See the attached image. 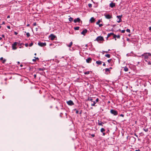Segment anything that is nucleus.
Returning a JSON list of instances; mask_svg holds the SVG:
<instances>
[{
  "label": "nucleus",
  "mask_w": 151,
  "mask_h": 151,
  "mask_svg": "<svg viewBox=\"0 0 151 151\" xmlns=\"http://www.w3.org/2000/svg\"><path fill=\"white\" fill-rule=\"evenodd\" d=\"M26 35L27 37H29L30 36V34L29 32L26 33Z\"/></svg>",
  "instance_id": "obj_32"
},
{
  "label": "nucleus",
  "mask_w": 151,
  "mask_h": 151,
  "mask_svg": "<svg viewBox=\"0 0 151 151\" xmlns=\"http://www.w3.org/2000/svg\"><path fill=\"white\" fill-rule=\"evenodd\" d=\"M63 115V113H61L60 114V116L61 117H62V115Z\"/></svg>",
  "instance_id": "obj_46"
},
{
  "label": "nucleus",
  "mask_w": 151,
  "mask_h": 151,
  "mask_svg": "<svg viewBox=\"0 0 151 151\" xmlns=\"http://www.w3.org/2000/svg\"><path fill=\"white\" fill-rule=\"evenodd\" d=\"M105 73L106 74H108L107 73H106L107 72H109V73L110 72V70L109 69H108V68H106L105 69Z\"/></svg>",
  "instance_id": "obj_20"
},
{
  "label": "nucleus",
  "mask_w": 151,
  "mask_h": 151,
  "mask_svg": "<svg viewBox=\"0 0 151 151\" xmlns=\"http://www.w3.org/2000/svg\"><path fill=\"white\" fill-rule=\"evenodd\" d=\"M135 151H140V150L139 149H138V150H136Z\"/></svg>",
  "instance_id": "obj_64"
},
{
  "label": "nucleus",
  "mask_w": 151,
  "mask_h": 151,
  "mask_svg": "<svg viewBox=\"0 0 151 151\" xmlns=\"http://www.w3.org/2000/svg\"><path fill=\"white\" fill-rule=\"evenodd\" d=\"M88 30L86 29H85L83 30V31L81 32V34L83 35H85L86 34Z\"/></svg>",
  "instance_id": "obj_11"
},
{
  "label": "nucleus",
  "mask_w": 151,
  "mask_h": 151,
  "mask_svg": "<svg viewBox=\"0 0 151 151\" xmlns=\"http://www.w3.org/2000/svg\"><path fill=\"white\" fill-rule=\"evenodd\" d=\"M86 62L88 63H91L92 61V59L91 58L89 57L86 59Z\"/></svg>",
  "instance_id": "obj_13"
},
{
  "label": "nucleus",
  "mask_w": 151,
  "mask_h": 151,
  "mask_svg": "<svg viewBox=\"0 0 151 151\" xmlns=\"http://www.w3.org/2000/svg\"><path fill=\"white\" fill-rule=\"evenodd\" d=\"M45 69V68H39V70L40 71H43V70H44Z\"/></svg>",
  "instance_id": "obj_29"
},
{
  "label": "nucleus",
  "mask_w": 151,
  "mask_h": 151,
  "mask_svg": "<svg viewBox=\"0 0 151 151\" xmlns=\"http://www.w3.org/2000/svg\"><path fill=\"white\" fill-rule=\"evenodd\" d=\"M102 62L100 60L96 61V63L99 65H100L102 64Z\"/></svg>",
  "instance_id": "obj_18"
},
{
  "label": "nucleus",
  "mask_w": 151,
  "mask_h": 151,
  "mask_svg": "<svg viewBox=\"0 0 151 151\" xmlns=\"http://www.w3.org/2000/svg\"><path fill=\"white\" fill-rule=\"evenodd\" d=\"M10 17V16L9 15H8L7 16V18H9Z\"/></svg>",
  "instance_id": "obj_60"
},
{
  "label": "nucleus",
  "mask_w": 151,
  "mask_h": 151,
  "mask_svg": "<svg viewBox=\"0 0 151 151\" xmlns=\"http://www.w3.org/2000/svg\"><path fill=\"white\" fill-rule=\"evenodd\" d=\"M104 40V39L103 37L99 36L98 37L95 41H97L98 42H99V41H103Z\"/></svg>",
  "instance_id": "obj_2"
},
{
  "label": "nucleus",
  "mask_w": 151,
  "mask_h": 151,
  "mask_svg": "<svg viewBox=\"0 0 151 151\" xmlns=\"http://www.w3.org/2000/svg\"><path fill=\"white\" fill-rule=\"evenodd\" d=\"M102 52H103V54H104V53H108V51H102Z\"/></svg>",
  "instance_id": "obj_43"
},
{
  "label": "nucleus",
  "mask_w": 151,
  "mask_h": 151,
  "mask_svg": "<svg viewBox=\"0 0 151 151\" xmlns=\"http://www.w3.org/2000/svg\"><path fill=\"white\" fill-rule=\"evenodd\" d=\"M124 70L126 72L128 70V68L126 66H125L124 67Z\"/></svg>",
  "instance_id": "obj_23"
},
{
  "label": "nucleus",
  "mask_w": 151,
  "mask_h": 151,
  "mask_svg": "<svg viewBox=\"0 0 151 151\" xmlns=\"http://www.w3.org/2000/svg\"><path fill=\"white\" fill-rule=\"evenodd\" d=\"M122 15H121L117 16H116L117 18H118L119 19L118 21H117L119 23L122 22V20L121 18H122Z\"/></svg>",
  "instance_id": "obj_10"
},
{
  "label": "nucleus",
  "mask_w": 151,
  "mask_h": 151,
  "mask_svg": "<svg viewBox=\"0 0 151 151\" xmlns=\"http://www.w3.org/2000/svg\"><path fill=\"white\" fill-rule=\"evenodd\" d=\"M95 19L93 17H92L90 19V21L91 23L94 22L95 21Z\"/></svg>",
  "instance_id": "obj_19"
},
{
  "label": "nucleus",
  "mask_w": 151,
  "mask_h": 151,
  "mask_svg": "<svg viewBox=\"0 0 151 151\" xmlns=\"http://www.w3.org/2000/svg\"><path fill=\"white\" fill-rule=\"evenodd\" d=\"M14 34L16 35H17V34H18V33L17 32H14Z\"/></svg>",
  "instance_id": "obj_49"
},
{
  "label": "nucleus",
  "mask_w": 151,
  "mask_h": 151,
  "mask_svg": "<svg viewBox=\"0 0 151 151\" xmlns=\"http://www.w3.org/2000/svg\"><path fill=\"white\" fill-rule=\"evenodd\" d=\"M99 101V99L97 98L96 99V101H93V103L92 104H91V106H96V105H95V104H96V103L98 102Z\"/></svg>",
  "instance_id": "obj_9"
},
{
  "label": "nucleus",
  "mask_w": 151,
  "mask_h": 151,
  "mask_svg": "<svg viewBox=\"0 0 151 151\" xmlns=\"http://www.w3.org/2000/svg\"><path fill=\"white\" fill-rule=\"evenodd\" d=\"M33 25L34 26H35L36 25V22L34 23Z\"/></svg>",
  "instance_id": "obj_44"
},
{
  "label": "nucleus",
  "mask_w": 151,
  "mask_h": 151,
  "mask_svg": "<svg viewBox=\"0 0 151 151\" xmlns=\"http://www.w3.org/2000/svg\"><path fill=\"white\" fill-rule=\"evenodd\" d=\"M103 66H106V64L105 63H104L103 65Z\"/></svg>",
  "instance_id": "obj_56"
},
{
  "label": "nucleus",
  "mask_w": 151,
  "mask_h": 151,
  "mask_svg": "<svg viewBox=\"0 0 151 151\" xmlns=\"http://www.w3.org/2000/svg\"><path fill=\"white\" fill-rule=\"evenodd\" d=\"M147 64L148 65H151V61H149L147 62Z\"/></svg>",
  "instance_id": "obj_35"
},
{
  "label": "nucleus",
  "mask_w": 151,
  "mask_h": 151,
  "mask_svg": "<svg viewBox=\"0 0 151 151\" xmlns=\"http://www.w3.org/2000/svg\"><path fill=\"white\" fill-rule=\"evenodd\" d=\"M5 22H2V24H5Z\"/></svg>",
  "instance_id": "obj_62"
},
{
  "label": "nucleus",
  "mask_w": 151,
  "mask_h": 151,
  "mask_svg": "<svg viewBox=\"0 0 151 151\" xmlns=\"http://www.w3.org/2000/svg\"><path fill=\"white\" fill-rule=\"evenodd\" d=\"M32 61L34 62H35L36 61V59H33L32 60Z\"/></svg>",
  "instance_id": "obj_50"
},
{
  "label": "nucleus",
  "mask_w": 151,
  "mask_h": 151,
  "mask_svg": "<svg viewBox=\"0 0 151 151\" xmlns=\"http://www.w3.org/2000/svg\"><path fill=\"white\" fill-rule=\"evenodd\" d=\"M89 73H90V72L89 71H86L84 73V74L85 75H87V74H89Z\"/></svg>",
  "instance_id": "obj_30"
},
{
  "label": "nucleus",
  "mask_w": 151,
  "mask_h": 151,
  "mask_svg": "<svg viewBox=\"0 0 151 151\" xmlns=\"http://www.w3.org/2000/svg\"><path fill=\"white\" fill-rule=\"evenodd\" d=\"M82 110H81V111H80V112H79V114H82Z\"/></svg>",
  "instance_id": "obj_54"
},
{
  "label": "nucleus",
  "mask_w": 151,
  "mask_h": 151,
  "mask_svg": "<svg viewBox=\"0 0 151 151\" xmlns=\"http://www.w3.org/2000/svg\"><path fill=\"white\" fill-rule=\"evenodd\" d=\"M114 35V34L113 33H109L108 34L107 36L108 37H110L111 35Z\"/></svg>",
  "instance_id": "obj_25"
},
{
  "label": "nucleus",
  "mask_w": 151,
  "mask_h": 151,
  "mask_svg": "<svg viewBox=\"0 0 151 151\" xmlns=\"http://www.w3.org/2000/svg\"><path fill=\"white\" fill-rule=\"evenodd\" d=\"M7 27L8 29H10V27L9 26H7Z\"/></svg>",
  "instance_id": "obj_52"
},
{
  "label": "nucleus",
  "mask_w": 151,
  "mask_h": 151,
  "mask_svg": "<svg viewBox=\"0 0 151 151\" xmlns=\"http://www.w3.org/2000/svg\"><path fill=\"white\" fill-rule=\"evenodd\" d=\"M34 58H35V59L36 60H39V58H37V57H35Z\"/></svg>",
  "instance_id": "obj_51"
},
{
  "label": "nucleus",
  "mask_w": 151,
  "mask_h": 151,
  "mask_svg": "<svg viewBox=\"0 0 151 151\" xmlns=\"http://www.w3.org/2000/svg\"><path fill=\"white\" fill-rule=\"evenodd\" d=\"M88 6L89 8H91L92 7V4H89Z\"/></svg>",
  "instance_id": "obj_38"
},
{
  "label": "nucleus",
  "mask_w": 151,
  "mask_h": 151,
  "mask_svg": "<svg viewBox=\"0 0 151 151\" xmlns=\"http://www.w3.org/2000/svg\"><path fill=\"white\" fill-rule=\"evenodd\" d=\"M38 45L41 47H42L46 46V44L45 42L43 43L41 42H39L38 43Z\"/></svg>",
  "instance_id": "obj_6"
},
{
  "label": "nucleus",
  "mask_w": 151,
  "mask_h": 151,
  "mask_svg": "<svg viewBox=\"0 0 151 151\" xmlns=\"http://www.w3.org/2000/svg\"><path fill=\"white\" fill-rule=\"evenodd\" d=\"M51 40H53L56 37V36L52 34H51L49 37Z\"/></svg>",
  "instance_id": "obj_8"
},
{
  "label": "nucleus",
  "mask_w": 151,
  "mask_h": 151,
  "mask_svg": "<svg viewBox=\"0 0 151 151\" xmlns=\"http://www.w3.org/2000/svg\"><path fill=\"white\" fill-rule=\"evenodd\" d=\"M126 31L128 32H129V33H130V30L129 29H127L126 30Z\"/></svg>",
  "instance_id": "obj_40"
},
{
  "label": "nucleus",
  "mask_w": 151,
  "mask_h": 151,
  "mask_svg": "<svg viewBox=\"0 0 151 151\" xmlns=\"http://www.w3.org/2000/svg\"><path fill=\"white\" fill-rule=\"evenodd\" d=\"M134 135L135 136H136L137 137H138V136L136 134V133H135Z\"/></svg>",
  "instance_id": "obj_63"
},
{
  "label": "nucleus",
  "mask_w": 151,
  "mask_h": 151,
  "mask_svg": "<svg viewBox=\"0 0 151 151\" xmlns=\"http://www.w3.org/2000/svg\"><path fill=\"white\" fill-rule=\"evenodd\" d=\"M104 16L105 18L107 19H109L112 18L111 15H110L109 14H104Z\"/></svg>",
  "instance_id": "obj_5"
},
{
  "label": "nucleus",
  "mask_w": 151,
  "mask_h": 151,
  "mask_svg": "<svg viewBox=\"0 0 151 151\" xmlns=\"http://www.w3.org/2000/svg\"><path fill=\"white\" fill-rule=\"evenodd\" d=\"M67 104L69 105L72 106L74 105V103L73 101L70 100L67 102Z\"/></svg>",
  "instance_id": "obj_7"
},
{
  "label": "nucleus",
  "mask_w": 151,
  "mask_h": 151,
  "mask_svg": "<svg viewBox=\"0 0 151 151\" xmlns=\"http://www.w3.org/2000/svg\"><path fill=\"white\" fill-rule=\"evenodd\" d=\"M147 60L148 59H145V60L146 62H147H147H148V61H147Z\"/></svg>",
  "instance_id": "obj_61"
},
{
  "label": "nucleus",
  "mask_w": 151,
  "mask_h": 151,
  "mask_svg": "<svg viewBox=\"0 0 151 151\" xmlns=\"http://www.w3.org/2000/svg\"><path fill=\"white\" fill-rule=\"evenodd\" d=\"M69 21H70V22H72L73 21V19L72 17H70L69 18Z\"/></svg>",
  "instance_id": "obj_31"
},
{
  "label": "nucleus",
  "mask_w": 151,
  "mask_h": 151,
  "mask_svg": "<svg viewBox=\"0 0 151 151\" xmlns=\"http://www.w3.org/2000/svg\"><path fill=\"white\" fill-rule=\"evenodd\" d=\"M79 27H76L74 28V29L75 30H78L79 29Z\"/></svg>",
  "instance_id": "obj_28"
},
{
  "label": "nucleus",
  "mask_w": 151,
  "mask_h": 151,
  "mask_svg": "<svg viewBox=\"0 0 151 151\" xmlns=\"http://www.w3.org/2000/svg\"><path fill=\"white\" fill-rule=\"evenodd\" d=\"M33 44V43L32 42H31L29 45V47H31Z\"/></svg>",
  "instance_id": "obj_37"
},
{
  "label": "nucleus",
  "mask_w": 151,
  "mask_h": 151,
  "mask_svg": "<svg viewBox=\"0 0 151 151\" xmlns=\"http://www.w3.org/2000/svg\"><path fill=\"white\" fill-rule=\"evenodd\" d=\"M98 124L99 125L101 126H103V124H104V123L102 122L101 121H99V120H98Z\"/></svg>",
  "instance_id": "obj_16"
},
{
  "label": "nucleus",
  "mask_w": 151,
  "mask_h": 151,
  "mask_svg": "<svg viewBox=\"0 0 151 151\" xmlns=\"http://www.w3.org/2000/svg\"><path fill=\"white\" fill-rule=\"evenodd\" d=\"M91 135L92 136V137H94L95 136L94 134H91Z\"/></svg>",
  "instance_id": "obj_48"
},
{
  "label": "nucleus",
  "mask_w": 151,
  "mask_h": 151,
  "mask_svg": "<svg viewBox=\"0 0 151 151\" xmlns=\"http://www.w3.org/2000/svg\"><path fill=\"white\" fill-rule=\"evenodd\" d=\"M110 112L114 116H116L118 114V112L117 111L115 110L114 109H111L110 110Z\"/></svg>",
  "instance_id": "obj_3"
},
{
  "label": "nucleus",
  "mask_w": 151,
  "mask_h": 151,
  "mask_svg": "<svg viewBox=\"0 0 151 151\" xmlns=\"http://www.w3.org/2000/svg\"><path fill=\"white\" fill-rule=\"evenodd\" d=\"M99 26L100 27L103 26V25L102 24H99Z\"/></svg>",
  "instance_id": "obj_45"
},
{
  "label": "nucleus",
  "mask_w": 151,
  "mask_h": 151,
  "mask_svg": "<svg viewBox=\"0 0 151 151\" xmlns=\"http://www.w3.org/2000/svg\"><path fill=\"white\" fill-rule=\"evenodd\" d=\"M127 40L128 41H130V39L129 38H127Z\"/></svg>",
  "instance_id": "obj_57"
},
{
  "label": "nucleus",
  "mask_w": 151,
  "mask_h": 151,
  "mask_svg": "<svg viewBox=\"0 0 151 151\" xmlns=\"http://www.w3.org/2000/svg\"><path fill=\"white\" fill-rule=\"evenodd\" d=\"M101 22V20H99L97 22H96V24L99 25V23Z\"/></svg>",
  "instance_id": "obj_33"
},
{
  "label": "nucleus",
  "mask_w": 151,
  "mask_h": 151,
  "mask_svg": "<svg viewBox=\"0 0 151 151\" xmlns=\"http://www.w3.org/2000/svg\"><path fill=\"white\" fill-rule=\"evenodd\" d=\"M18 43L17 42H15L12 45V49L14 50H16L17 48L16 47Z\"/></svg>",
  "instance_id": "obj_4"
},
{
  "label": "nucleus",
  "mask_w": 151,
  "mask_h": 151,
  "mask_svg": "<svg viewBox=\"0 0 151 151\" xmlns=\"http://www.w3.org/2000/svg\"><path fill=\"white\" fill-rule=\"evenodd\" d=\"M18 45L20 46H21L22 45H24V44H23L22 43H18Z\"/></svg>",
  "instance_id": "obj_39"
},
{
  "label": "nucleus",
  "mask_w": 151,
  "mask_h": 151,
  "mask_svg": "<svg viewBox=\"0 0 151 151\" xmlns=\"http://www.w3.org/2000/svg\"><path fill=\"white\" fill-rule=\"evenodd\" d=\"M2 37H5V36L4 35H1Z\"/></svg>",
  "instance_id": "obj_58"
},
{
  "label": "nucleus",
  "mask_w": 151,
  "mask_h": 151,
  "mask_svg": "<svg viewBox=\"0 0 151 151\" xmlns=\"http://www.w3.org/2000/svg\"><path fill=\"white\" fill-rule=\"evenodd\" d=\"M143 130L145 132H147L148 131V129H143Z\"/></svg>",
  "instance_id": "obj_36"
},
{
  "label": "nucleus",
  "mask_w": 151,
  "mask_h": 151,
  "mask_svg": "<svg viewBox=\"0 0 151 151\" xmlns=\"http://www.w3.org/2000/svg\"><path fill=\"white\" fill-rule=\"evenodd\" d=\"M88 101H91L93 102V99L91 97H88Z\"/></svg>",
  "instance_id": "obj_22"
},
{
  "label": "nucleus",
  "mask_w": 151,
  "mask_h": 151,
  "mask_svg": "<svg viewBox=\"0 0 151 151\" xmlns=\"http://www.w3.org/2000/svg\"><path fill=\"white\" fill-rule=\"evenodd\" d=\"M120 116H121L122 117H124V115L122 114H120Z\"/></svg>",
  "instance_id": "obj_53"
},
{
  "label": "nucleus",
  "mask_w": 151,
  "mask_h": 151,
  "mask_svg": "<svg viewBox=\"0 0 151 151\" xmlns=\"http://www.w3.org/2000/svg\"><path fill=\"white\" fill-rule=\"evenodd\" d=\"M112 60V59H109V60H107V61L108 63H110L111 62V61Z\"/></svg>",
  "instance_id": "obj_41"
},
{
  "label": "nucleus",
  "mask_w": 151,
  "mask_h": 151,
  "mask_svg": "<svg viewBox=\"0 0 151 151\" xmlns=\"http://www.w3.org/2000/svg\"><path fill=\"white\" fill-rule=\"evenodd\" d=\"M113 35V38H115L116 37H117L118 39H120V36L119 35H114H114Z\"/></svg>",
  "instance_id": "obj_17"
},
{
  "label": "nucleus",
  "mask_w": 151,
  "mask_h": 151,
  "mask_svg": "<svg viewBox=\"0 0 151 151\" xmlns=\"http://www.w3.org/2000/svg\"><path fill=\"white\" fill-rule=\"evenodd\" d=\"M34 77L35 78H36V74H35L34 75Z\"/></svg>",
  "instance_id": "obj_55"
},
{
  "label": "nucleus",
  "mask_w": 151,
  "mask_h": 151,
  "mask_svg": "<svg viewBox=\"0 0 151 151\" xmlns=\"http://www.w3.org/2000/svg\"><path fill=\"white\" fill-rule=\"evenodd\" d=\"M111 8H113L115 6V4L113 2H111L109 4Z\"/></svg>",
  "instance_id": "obj_14"
},
{
  "label": "nucleus",
  "mask_w": 151,
  "mask_h": 151,
  "mask_svg": "<svg viewBox=\"0 0 151 151\" xmlns=\"http://www.w3.org/2000/svg\"><path fill=\"white\" fill-rule=\"evenodd\" d=\"M100 131L101 132L103 133L105 131V129H104L103 128H101V129Z\"/></svg>",
  "instance_id": "obj_26"
},
{
  "label": "nucleus",
  "mask_w": 151,
  "mask_h": 151,
  "mask_svg": "<svg viewBox=\"0 0 151 151\" xmlns=\"http://www.w3.org/2000/svg\"><path fill=\"white\" fill-rule=\"evenodd\" d=\"M105 56L106 57L108 58H109L110 57V54H106L105 55Z\"/></svg>",
  "instance_id": "obj_27"
},
{
  "label": "nucleus",
  "mask_w": 151,
  "mask_h": 151,
  "mask_svg": "<svg viewBox=\"0 0 151 151\" xmlns=\"http://www.w3.org/2000/svg\"><path fill=\"white\" fill-rule=\"evenodd\" d=\"M80 20V19L79 18H77L74 20V22L75 23H76L77 22H79Z\"/></svg>",
  "instance_id": "obj_15"
},
{
  "label": "nucleus",
  "mask_w": 151,
  "mask_h": 151,
  "mask_svg": "<svg viewBox=\"0 0 151 151\" xmlns=\"http://www.w3.org/2000/svg\"><path fill=\"white\" fill-rule=\"evenodd\" d=\"M151 56V54L150 53H145L139 56V57H142L144 58L145 59H148V58L149 56Z\"/></svg>",
  "instance_id": "obj_1"
},
{
  "label": "nucleus",
  "mask_w": 151,
  "mask_h": 151,
  "mask_svg": "<svg viewBox=\"0 0 151 151\" xmlns=\"http://www.w3.org/2000/svg\"><path fill=\"white\" fill-rule=\"evenodd\" d=\"M74 110H76V113L77 114H78V111L77 110V109H75Z\"/></svg>",
  "instance_id": "obj_42"
},
{
  "label": "nucleus",
  "mask_w": 151,
  "mask_h": 151,
  "mask_svg": "<svg viewBox=\"0 0 151 151\" xmlns=\"http://www.w3.org/2000/svg\"><path fill=\"white\" fill-rule=\"evenodd\" d=\"M105 133L104 132L103 133V136H104L105 135Z\"/></svg>",
  "instance_id": "obj_59"
},
{
  "label": "nucleus",
  "mask_w": 151,
  "mask_h": 151,
  "mask_svg": "<svg viewBox=\"0 0 151 151\" xmlns=\"http://www.w3.org/2000/svg\"><path fill=\"white\" fill-rule=\"evenodd\" d=\"M129 139L132 141V142H134L136 140V139L133 137H130Z\"/></svg>",
  "instance_id": "obj_12"
},
{
  "label": "nucleus",
  "mask_w": 151,
  "mask_h": 151,
  "mask_svg": "<svg viewBox=\"0 0 151 151\" xmlns=\"http://www.w3.org/2000/svg\"><path fill=\"white\" fill-rule=\"evenodd\" d=\"M28 43H26L25 44V46L26 47H28Z\"/></svg>",
  "instance_id": "obj_47"
},
{
  "label": "nucleus",
  "mask_w": 151,
  "mask_h": 151,
  "mask_svg": "<svg viewBox=\"0 0 151 151\" xmlns=\"http://www.w3.org/2000/svg\"><path fill=\"white\" fill-rule=\"evenodd\" d=\"M119 30L120 31H121V32L122 33H124L125 32V30H123L121 31L120 29H119Z\"/></svg>",
  "instance_id": "obj_34"
},
{
  "label": "nucleus",
  "mask_w": 151,
  "mask_h": 151,
  "mask_svg": "<svg viewBox=\"0 0 151 151\" xmlns=\"http://www.w3.org/2000/svg\"><path fill=\"white\" fill-rule=\"evenodd\" d=\"M72 44H73V42H71L70 43L69 45H67V46L69 47H71Z\"/></svg>",
  "instance_id": "obj_24"
},
{
  "label": "nucleus",
  "mask_w": 151,
  "mask_h": 151,
  "mask_svg": "<svg viewBox=\"0 0 151 151\" xmlns=\"http://www.w3.org/2000/svg\"><path fill=\"white\" fill-rule=\"evenodd\" d=\"M0 60H2V63H4L6 61V60L5 59H4L3 58V57H1L0 59Z\"/></svg>",
  "instance_id": "obj_21"
}]
</instances>
